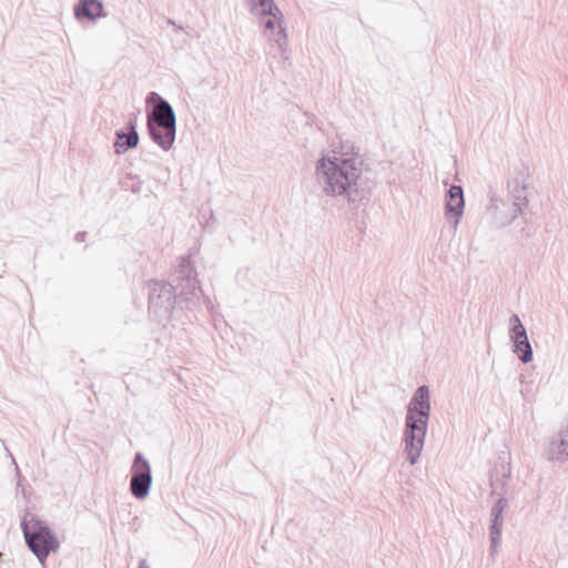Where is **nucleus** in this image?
<instances>
[{"instance_id":"f257e3e1","label":"nucleus","mask_w":568,"mask_h":568,"mask_svg":"<svg viewBox=\"0 0 568 568\" xmlns=\"http://www.w3.org/2000/svg\"><path fill=\"white\" fill-rule=\"evenodd\" d=\"M171 284L165 281L148 282V308L150 316L166 326L172 320L175 303L189 311L199 305L202 288L191 256L182 257L173 274Z\"/></svg>"},{"instance_id":"f03ea898","label":"nucleus","mask_w":568,"mask_h":568,"mask_svg":"<svg viewBox=\"0 0 568 568\" xmlns=\"http://www.w3.org/2000/svg\"><path fill=\"white\" fill-rule=\"evenodd\" d=\"M362 172L363 160L348 152L341 156H323L316 164L323 193L332 197H345L353 210L366 205L371 200V189L363 185L361 180Z\"/></svg>"},{"instance_id":"7ed1b4c3","label":"nucleus","mask_w":568,"mask_h":568,"mask_svg":"<svg viewBox=\"0 0 568 568\" xmlns=\"http://www.w3.org/2000/svg\"><path fill=\"white\" fill-rule=\"evenodd\" d=\"M430 416L429 389L419 386L407 405L403 432L404 452L410 465H415L423 452Z\"/></svg>"},{"instance_id":"20e7f679","label":"nucleus","mask_w":568,"mask_h":568,"mask_svg":"<svg viewBox=\"0 0 568 568\" xmlns=\"http://www.w3.org/2000/svg\"><path fill=\"white\" fill-rule=\"evenodd\" d=\"M21 529L29 549L42 565L52 551L60 548V542L53 531L40 519L27 520L24 518L21 521Z\"/></svg>"},{"instance_id":"39448f33","label":"nucleus","mask_w":568,"mask_h":568,"mask_svg":"<svg viewBox=\"0 0 568 568\" xmlns=\"http://www.w3.org/2000/svg\"><path fill=\"white\" fill-rule=\"evenodd\" d=\"M130 491L136 499H144L152 485V471L149 460L138 452L131 466Z\"/></svg>"},{"instance_id":"423d86ee","label":"nucleus","mask_w":568,"mask_h":568,"mask_svg":"<svg viewBox=\"0 0 568 568\" xmlns=\"http://www.w3.org/2000/svg\"><path fill=\"white\" fill-rule=\"evenodd\" d=\"M158 101V103L154 105L152 111H148V119L146 123H153L155 126H162V128H174L176 129V115L172 108V105L163 99L160 94L156 92H150L148 94L146 101Z\"/></svg>"},{"instance_id":"0eeeda50","label":"nucleus","mask_w":568,"mask_h":568,"mask_svg":"<svg viewBox=\"0 0 568 568\" xmlns=\"http://www.w3.org/2000/svg\"><path fill=\"white\" fill-rule=\"evenodd\" d=\"M530 178L529 168L526 164H521L515 170V176L511 181L508 182L509 193L515 196V213L511 215L519 216L524 215V211L528 206V196H527V181Z\"/></svg>"},{"instance_id":"6e6552de","label":"nucleus","mask_w":568,"mask_h":568,"mask_svg":"<svg viewBox=\"0 0 568 568\" xmlns=\"http://www.w3.org/2000/svg\"><path fill=\"white\" fill-rule=\"evenodd\" d=\"M251 12L256 13L258 16H273L280 22V30L274 38L275 43L278 45L281 50H284V47L287 43V36L285 32V21L284 16L276 6L273 0H251L250 1Z\"/></svg>"},{"instance_id":"1a4fd4ad","label":"nucleus","mask_w":568,"mask_h":568,"mask_svg":"<svg viewBox=\"0 0 568 568\" xmlns=\"http://www.w3.org/2000/svg\"><path fill=\"white\" fill-rule=\"evenodd\" d=\"M508 507V499L499 496L490 509V552L494 556L500 545L501 530L504 526L503 513Z\"/></svg>"},{"instance_id":"9d476101","label":"nucleus","mask_w":568,"mask_h":568,"mask_svg":"<svg viewBox=\"0 0 568 568\" xmlns=\"http://www.w3.org/2000/svg\"><path fill=\"white\" fill-rule=\"evenodd\" d=\"M465 209L464 190L460 185L452 184L445 195V215L456 229Z\"/></svg>"},{"instance_id":"9b49d317","label":"nucleus","mask_w":568,"mask_h":568,"mask_svg":"<svg viewBox=\"0 0 568 568\" xmlns=\"http://www.w3.org/2000/svg\"><path fill=\"white\" fill-rule=\"evenodd\" d=\"M544 457L551 463L568 460V423L551 436L544 450Z\"/></svg>"},{"instance_id":"f8f14e48","label":"nucleus","mask_w":568,"mask_h":568,"mask_svg":"<svg viewBox=\"0 0 568 568\" xmlns=\"http://www.w3.org/2000/svg\"><path fill=\"white\" fill-rule=\"evenodd\" d=\"M515 196L509 193V203L498 200L495 193H490L488 211L491 213L495 224L505 227L511 224L518 216L511 217L515 213Z\"/></svg>"},{"instance_id":"ddd939ff","label":"nucleus","mask_w":568,"mask_h":568,"mask_svg":"<svg viewBox=\"0 0 568 568\" xmlns=\"http://www.w3.org/2000/svg\"><path fill=\"white\" fill-rule=\"evenodd\" d=\"M136 126L138 116L135 114H131L126 122V132L123 130H118L115 132L114 149L116 154H122L128 150L138 146L140 136L136 131Z\"/></svg>"},{"instance_id":"4468645a","label":"nucleus","mask_w":568,"mask_h":568,"mask_svg":"<svg viewBox=\"0 0 568 568\" xmlns=\"http://www.w3.org/2000/svg\"><path fill=\"white\" fill-rule=\"evenodd\" d=\"M511 466L510 463L503 459L496 464L490 474L491 496H506L510 490Z\"/></svg>"},{"instance_id":"2eb2a0df","label":"nucleus","mask_w":568,"mask_h":568,"mask_svg":"<svg viewBox=\"0 0 568 568\" xmlns=\"http://www.w3.org/2000/svg\"><path fill=\"white\" fill-rule=\"evenodd\" d=\"M510 339L513 342V352L517 355H534L529 343L527 332L518 315L514 314L510 318Z\"/></svg>"},{"instance_id":"dca6fc26","label":"nucleus","mask_w":568,"mask_h":568,"mask_svg":"<svg viewBox=\"0 0 568 568\" xmlns=\"http://www.w3.org/2000/svg\"><path fill=\"white\" fill-rule=\"evenodd\" d=\"M74 17L78 20L95 21L105 17L104 7L100 0H79L74 6Z\"/></svg>"},{"instance_id":"f3484780","label":"nucleus","mask_w":568,"mask_h":568,"mask_svg":"<svg viewBox=\"0 0 568 568\" xmlns=\"http://www.w3.org/2000/svg\"><path fill=\"white\" fill-rule=\"evenodd\" d=\"M148 134L153 143L159 145L163 151H169L172 149L175 136L176 129L174 128H162L154 126L153 123H146Z\"/></svg>"},{"instance_id":"a211bd4d","label":"nucleus","mask_w":568,"mask_h":568,"mask_svg":"<svg viewBox=\"0 0 568 568\" xmlns=\"http://www.w3.org/2000/svg\"><path fill=\"white\" fill-rule=\"evenodd\" d=\"M260 17L265 30L271 32L270 40L275 42L274 38L276 37L277 31L280 30V22L273 16Z\"/></svg>"},{"instance_id":"6ab92c4d","label":"nucleus","mask_w":568,"mask_h":568,"mask_svg":"<svg viewBox=\"0 0 568 568\" xmlns=\"http://www.w3.org/2000/svg\"><path fill=\"white\" fill-rule=\"evenodd\" d=\"M87 235H88V233H87L85 231H80V232H78V233L75 234L74 240H75L77 242H79V243H80V242H84V241H85V239H87Z\"/></svg>"},{"instance_id":"aec40b11","label":"nucleus","mask_w":568,"mask_h":568,"mask_svg":"<svg viewBox=\"0 0 568 568\" xmlns=\"http://www.w3.org/2000/svg\"><path fill=\"white\" fill-rule=\"evenodd\" d=\"M131 191L133 193H139L142 189V182L140 180H138L136 182H134L131 186H130Z\"/></svg>"},{"instance_id":"412c9836","label":"nucleus","mask_w":568,"mask_h":568,"mask_svg":"<svg viewBox=\"0 0 568 568\" xmlns=\"http://www.w3.org/2000/svg\"><path fill=\"white\" fill-rule=\"evenodd\" d=\"M524 364L529 363L534 357H519Z\"/></svg>"},{"instance_id":"4be33fe9","label":"nucleus","mask_w":568,"mask_h":568,"mask_svg":"<svg viewBox=\"0 0 568 568\" xmlns=\"http://www.w3.org/2000/svg\"><path fill=\"white\" fill-rule=\"evenodd\" d=\"M139 568H150V567L146 565L145 560H141Z\"/></svg>"}]
</instances>
